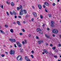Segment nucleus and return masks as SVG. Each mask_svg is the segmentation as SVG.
<instances>
[{"label":"nucleus","instance_id":"f257e3e1","mask_svg":"<svg viewBox=\"0 0 61 61\" xmlns=\"http://www.w3.org/2000/svg\"><path fill=\"white\" fill-rule=\"evenodd\" d=\"M17 45L19 47H21L22 46V45L20 44V42L18 41H17L16 42Z\"/></svg>","mask_w":61,"mask_h":61},{"label":"nucleus","instance_id":"f03ea898","mask_svg":"<svg viewBox=\"0 0 61 61\" xmlns=\"http://www.w3.org/2000/svg\"><path fill=\"white\" fill-rule=\"evenodd\" d=\"M52 32L55 34H57L58 33V30L57 29H54L52 30Z\"/></svg>","mask_w":61,"mask_h":61},{"label":"nucleus","instance_id":"7ed1b4c3","mask_svg":"<svg viewBox=\"0 0 61 61\" xmlns=\"http://www.w3.org/2000/svg\"><path fill=\"white\" fill-rule=\"evenodd\" d=\"M51 26L52 27H54V24H55V22L53 21H52L51 22Z\"/></svg>","mask_w":61,"mask_h":61},{"label":"nucleus","instance_id":"20e7f679","mask_svg":"<svg viewBox=\"0 0 61 61\" xmlns=\"http://www.w3.org/2000/svg\"><path fill=\"white\" fill-rule=\"evenodd\" d=\"M15 54V52L14 51L12 50H11L10 52V55H12V54Z\"/></svg>","mask_w":61,"mask_h":61},{"label":"nucleus","instance_id":"39448f33","mask_svg":"<svg viewBox=\"0 0 61 61\" xmlns=\"http://www.w3.org/2000/svg\"><path fill=\"white\" fill-rule=\"evenodd\" d=\"M25 59L27 61H30V60L29 59H28V58L27 56H25Z\"/></svg>","mask_w":61,"mask_h":61},{"label":"nucleus","instance_id":"423d86ee","mask_svg":"<svg viewBox=\"0 0 61 61\" xmlns=\"http://www.w3.org/2000/svg\"><path fill=\"white\" fill-rule=\"evenodd\" d=\"M43 51L44 52H45V53L46 54H48V51H47L46 50L44 49L43 50Z\"/></svg>","mask_w":61,"mask_h":61},{"label":"nucleus","instance_id":"0eeeda50","mask_svg":"<svg viewBox=\"0 0 61 61\" xmlns=\"http://www.w3.org/2000/svg\"><path fill=\"white\" fill-rule=\"evenodd\" d=\"M38 7L40 9H42V6L41 5H38Z\"/></svg>","mask_w":61,"mask_h":61},{"label":"nucleus","instance_id":"6e6552de","mask_svg":"<svg viewBox=\"0 0 61 61\" xmlns=\"http://www.w3.org/2000/svg\"><path fill=\"white\" fill-rule=\"evenodd\" d=\"M43 41L41 40L38 41V43L39 44H41L42 43H43Z\"/></svg>","mask_w":61,"mask_h":61},{"label":"nucleus","instance_id":"1a4fd4ad","mask_svg":"<svg viewBox=\"0 0 61 61\" xmlns=\"http://www.w3.org/2000/svg\"><path fill=\"white\" fill-rule=\"evenodd\" d=\"M33 14L34 15V17H36V16L37 15L36 13V12H33Z\"/></svg>","mask_w":61,"mask_h":61},{"label":"nucleus","instance_id":"9d476101","mask_svg":"<svg viewBox=\"0 0 61 61\" xmlns=\"http://www.w3.org/2000/svg\"><path fill=\"white\" fill-rule=\"evenodd\" d=\"M44 4H45L47 6H49V4L46 2H45Z\"/></svg>","mask_w":61,"mask_h":61},{"label":"nucleus","instance_id":"9b49d317","mask_svg":"<svg viewBox=\"0 0 61 61\" xmlns=\"http://www.w3.org/2000/svg\"><path fill=\"white\" fill-rule=\"evenodd\" d=\"M20 12L21 13H22V14H24V10H20Z\"/></svg>","mask_w":61,"mask_h":61},{"label":"nucleus","instance_id":"f8f14e48","mask_svg":"<svg viewBox=\"0 0 61 61\" xmlns=\"http://www.w3.org/2000/svg\"><path fill=\"white\" fill-rule=\"evenodd\" d=\"M17 24L18 25H21V24H20V21H17Z\"/></svg>","mask_w":61,"mask_h":61},{"label":"nucleus","instance_id":"ddd939ff","mask_svg":"<svg viewBox=\"0 0 61 61\" xmlns=\"http://www.w3.org/2000/svg\"><path fill=\"white\" fill-rule=\"evenodd\" d=\"M39 32L41 34H43V32L41 30L39 31Z\"/></svg>","mask_w":61,"mask_h":61},{"label":"nucleus","instance_id":"4468645a","mask_svg":"<svg viewBox=\"0 0 61 61\" xmlns=\"http://www.w3.org/2000/svg\"><path fill=\"white\" fill-rule=\"evenodd\" d=\"M16 41L15 39H13L12 41H11V43H12V42H15Z\"/></svg>","mask_w":61,"mask_h":61},{"label":"nucleus","instance_id":"2eb2a0df","mask_svg":"<svg viewBox=\"0 0 61 61\" xmlns=\"http://www.w3.org/2000/svg\"><path fill=\"white\" fill-rule=\"evenodd\" d=\"M12 13L13 15H16V14L15 13V11H13Z\"/></svg>","mask_w":61,"mask_h":61},{"label":"nucleus","instance_id":"dca6fc26","mask_svg":"<svg viewBox=\"0 0 61 61\" xmlns=\"http://www.w3.org/2000/svg\"><path fill=\"white\" fill-rule=\"evenodd\" d=\"M11 6H14V2H12L11 3Z\"/></svg>","mask_w":61,"mask_h":61},{"label":"nucleus","instance_id":"f3484780","mask_svg":"<svg viewBox=\"0 0 61 61\" xmlns=\"http://www.w3.org/2000/svg\"><path fill=\"white\" fill-rule=\"evenodd\" d=\"M23 10V11L24 12V14H26V10Z\"/></svg>","mask_w":61,"mask_h":61},{"label":"nucleus","instance_id":"a211bd4d","mask_svg":"<svg viewBox=\"0 0 61 61\" xmlns=\"http://www.w3.org/2000/svg\"><path fill=\"white\" fill-rule=\"evenodd\" d=\"M37 32H39V31L41 30L40 29H39V28H38L37 29Z\"/></svg>","mask_w":61,"mask_h":61},{"label":"nucleus","instance_id":"6ab92c4d","mask_svg":"<svg viewBox=\"0 0 61 61\" xmlns=\"http://www.w3.org/2000/svg\"><path fill=\"white\" fill-rule=\"evenodd\" d=\"M20 56H20V55H19L17 56V59L18 60H18V58H20Z\"/></svg>","mask_w":61,"mask_h":61},{"label":"nucleus","instance_id":"aec40b11","mask_svg":"<svg viewBox=\"0 0 61 61\" xmlns=\"http://www.w3.org/2000/svg\"><path fill=\"white\" fill-rule=\"evenodd\" d=\"M10 31L11 32V33H13L14 32V31L13 29H11L10 30Z\"/></svg>","mask_w":61,"mask_h":61},{"label":"nucleus","instance_id":"412c9836","mask_svg":"<svg viewBox=\"0 0 61 61\" xmlns=\"http://www.w3.org/2000/svg\"><path fill=\"white\" fill-rule=\"evenodd\" d=\"M45 36L47 38H50V36H48L47 35H45Z\"/></svg>","mask_w":61,"mask_h":61},{"label":"nucleus","instance_id":"4be33fe9","mask_svg":"<svg viewBox=\"0 0 61 61\" xmlns=\"http://www.w3.org/2000/svg\"><path fill=\"white\" fill-rule=\"evenodd\" d=\"M23 13H21V12H20L19 13V15H23Z\"/></svg>","mask_w":61,"mask_h":61},{"label":"nucleus","instance_id":"5701e85b","mask_svg":"<svg viewBox=\"0 0 61 61\" xmlns=\"http://www.w3.org/2000/svg\"><path fill=\"white\" fill-rule=\"evenodd\" d=\"M21 57L22 56H21L20 57L19 60H20V61H22V58Z\"/></svg>","mask_w":61,"mask_h":61},{"label":"nucleus","instance_id":"b1692460","mask_svg":"<svg viewBox=\"0 0 61 61\" xmlns=\"http://www.w3.org/2000/svg\"><path fill=\"white\" fill-rule=\"evenodd\" d=\"M48 15L49 16V17H51V16H52V15L51 14H49Z\"/></svg>","mask_w":61,"mask_h":61},{"label":"nucleus","instance_id":"393cba45","mask_svg":"<svg viewBox=\"0 0 61 61\" xmlns=\"http://www.w3.org/2000/svg\"><path fill=\"white\" fill-rule=\"evenodd\" d=\"M5 26L6 28H8V26L6 25H5Z\"/></svg>","mask_w":61,"mask_h":61},{"label":"nucleus","instance_id":"a878e982","mask_svg":"<svg viewBox=\"0 0 61 61\" xmlns=\"http://www.w3.org/2000/svg\"><path fill=\"white\" fill-rule=\"evenodd\" d=\"M20 8L21 9H22V5H20Z\"/></svg>","mask_w":61,"mask_h":61},{"label":"nucleus","instance_id":"bb28decb","mask_svg":"<svg viewBox=\"0 0 61 61\" xmlns=\"http://www.w3.org/2000/svg\"><path fill=\"white\" fill-rule=\"evenodd\" d=\"M21 30L22 31H23V32H25V30H24V29H22Z\"/></svg>","mask_w":61,"mask_h":61},{"label":"nucleus","instance_id":"cd10ccee","mask_svg":"<svg viewBox=\"0 0 61 61\" xmlns=\"http://www.w3.org/2000/svg\"><path fill=\"white\" fill-rule=\"evenodd\" d=\"M23 49H20L21 52H23Z\"/></svg>","mask_w":61,"mask_h":61},{"label":"nucleus","instance_id":"c85d7f7f","mask_svg":"<svg viewBox=\"0 0 61 61\" xmlns=\"http://www.w3.org/2000/svg\"><path fill=\"white\" fill-rule=\"evenodd\" d=\"M22 43L23 45H25V42H24V41H22Z\"/></svg>","mask_w":61,"mask_h":61},{"label":"nucleus","instance_id":"c756f323","mask_svg":"<svg viewBox=\"0 0 61 61\" xmlns=\"http://www.w3.org/2000/svg\"><path fill=\"white\" fill-rule=\"evenodd\" d=\"M31 36V34H29L28 35L29 37H30Z\"/></svg>","mask_w":61,"mask_h":61},{"label":"nucleus","instance_id":"7c9ffc66","mask_svg":"<svg viewBox=\"0 0 61 61\" xmlns=\"http://www.w3.org/2000/svg\"><path fill=\"white\" fill-rule=\"evenodd\" d=\"M17 10H18V11H19V9H20V8L19 7H18L17 8Z\"/></svg>","mask_w":61,"mask_h":61},{"label":"nucleus","instance_id":"2f4dec72","mask_svg":"<svg viewBox=\"0 0 61 61\" xmlns=\"http://www.w3.org/2000/svg\"><path fill=\"white\" fill-rule=\"evenodd\" d=\"M52 49L53 50H55L56 49V47H54L52 48Z\"/></svg>","mask_w":61,"mask_h":61},{"label":"nucleus","instance_id":"473e14b6","mask_svg":"<svg viewBox=\"0 0 61 61\" xmlns=\"http://www.w3.org/2000/svg\"><path fill=\"white\" fill-rule=\"evenodd\" d=\"M25 44H26L27 43V41H26V40H25Z\"/></svg>","mask_w":61,"mask_h":61},{"label":"nucleus","instance_id":"72a5a7b5","mask_svg":"<svg viewBox=\"0 0 61 61\" xmlns=\"http://www.w3.org/2000/svg\"><path fill=\"white\" fill-rule=\"evenodd\" d=\"M40 17L41 18V19H42V18H43V16L42 15H40Z\"/></svg>","mask_w":61,"mask_h":61},{"label":"nucleus","instance_id":"f704fd0d","mask_svg":"<svg viewBox=\"0 0 61 61\" xmlns=\"http://www.w3.org/2000/svg\"><path fill=\"white\" fill-rule=\"evenodd\" d=\"M1 56H2V57H4V56H5V55L3 54H1Z\"/></svg>","mask_w":61,"mask_h":61},{"label":"nucleus","instance_id":"c9c22d12","mask_svg":"<svg viewBox=\"0 0 61 61\" xmlns=\"http://www.w3.org/2000/svg\"><path fill=\"white\" fill-rule=\"evenodd\" d=\"M0 31L1 33H3V31L2 30H0Z\"/></svg>","mask_w":61,"mask_h":61},{"label":"nucleus","instance_id":"e433bc0d","mask_svg":"<svg viewBox=\"0 0 61 61\" xmlns=\"http://www.w3.org/2000/svg\"><path fill=\"white\" fill-rule=\"evenodd\" d=\"M9 40H10V41H11V42H12L13 39H9Z\"/></svg>","mask_w":61,"mask_h":61},{"label":"nucleus","instance_id":"4c0bfd02","mask_svg":"<svg viewBox=\"0 0 61 61\" xmlns=\"http://www.w3.org/2000/svg\"><path fill=\"white\" fill-rule=\"evenodd\" d=\"M6 14L8 16L9 15V13H8V12L7 11L6 12Z\"/></svg>","mask_w":61,"mask_h":61},{"label":"nucleus","instance_id":"58836bf2","mask_svg":"<svg viewBox=\"0 0 61 61\" xmlns=\"http://www.w3.org/2000/svg\"><path fill=\"white\" fill-rule=\"evenodd\" d=\"M54 52H56V53H57V52H58V51H57V50H55Z\"/></svg>","mask_w":61,"mask_h":61},{"label":"nucleus","instance_id":"ea45409f","mask_svg":"<svg viewBox=\"0 0 61 61\" xmlns=\"http://www.w3.org/2000/svg\"><path fill=\"white\" fill-rule=\"evenodd\" d=\"M31 57H32V58H34V56H33V55H31Z\"/></svg>","mask_w":61,"mask_h":61},{"label":"nucleus","instance_id":"a19ab883","mask_svg":"<svg viewBox=\"0 0 61 61\" xmlns=\"http://www.w3.org/2000/svg\"><path fill=\"white\" fill-rule=\"evenodd\" d=\"M14 46L15 47H16V48L17 46H16V44H15L14 45Z\"/></svg>","mask_w":61,"mask_h":61},{"label":"nucleus","instance_id":"79ce46f5","mask_svg":"<svg viewBox=\"0 0 61 61\" xmlns=\"http://www.w3.org/2000/svg\"><path fill=\"white\" fill-rule=\"evenodd\" d=\"M54 57L55 58H57V56L56 55H55L54 56Z\"/></svg>","mask_w":61,"mask_h":61},{"label":"nucleus","instance_id":"37998d69","mask_svg":"<svg viewBox=\"0 0 61 61\" xmlns=\"http://www.w3.org/2000/svg\"><path fill=\"white\" fill-rule=\"evenodd\" d=\"M53 6H55L56 5V4L55 3H54L53 4Z\"/></svg>","mask_w":61,"mask_h":61},{"label":"nucleus","instance_id":"c03bdc74","mask_svg":"<svg viewBox=\"0 0 61 61\" xmlns=\"http://www.w3.org/2000/svg\"><path fill=\"white\" fill-rule=\"evenodd\" d=\"M6 3L7 4H8L9 5L10 4V3H8V1L6 2Z\"/></svg>","mask_w":61,"mask_h":61},{"label":"nucleus","instance_id":"a18cd8bd","mask_svg":"<svg viewBox=\"0 0 61 61\" xmlns=\"http://www.w3.org/2000/svg\"><path fill=\"white\" fill-rule=\"evenodd\" d=\"M45 12H48V11H47V10L46 9H45Z\"/></svg>","mask_w":61,"mask_h":61},{"label":"nucleus","instance_id":"49530a36","mask_svg":"<svg viewBox=\"0 0 61 61\" xmlns=\"http://www.w3.org/2000/svg\"><path fill=\"white\" fill-rule=\"evenodd\" d=\"M43 8H45L46 7V6H45V5H43Z\"/></svg>","mask_w":61,"mask_h":61},{"label":"nucleus","instance_id":"de8ad7c7","mask_svg":"<svg viewBox=\"0 0 61 61\" xmlns=\"http://www.w3.org/2000/svg\"><path fill=\"white\" fill-rule=\"evenodd\" d=\"M45 24H43V25H42V26L43 27H44V26H45Z\"/></svg>","mask_w":61,"mask_h":61},{"label":"nucleus","instance_id":"09e8293b","mask_svg":"<svg viewBox=\"0 0 61 61\" xmlns=\"http://www.w3.org/2000/svg\"><path fill=\"white\" fill-rule=\"evenodd\" d=\"M32 7L33 9H35V7H34V6H32Z\"/></svg>","mask_w":61,"mask_h":61},{"label":"nucleus","instance_id":"8fccbe9b","mask_svg":"<svg viewBox=\"0 0 61 61\" xmlns=\"http://www.w3.org/2000/svg\"><path fill=\"white\" fill-rule=\"evenodd\" d=\"M36 38L37 39H39V37H38L37 36L36 37Z\"/></svg>","mask_w":61,"mask_h":61},{"label":"nucleus","instance_id":"3c124183","mask_svg":"<svg viewBox=\"0 0 61 61\" xmlns=\"http://www.w3.org/2000/svg\"><path fill=\"white\" fill-rule=\"evenodd\" d=\"M10 15H13V13H12L11 12H10Z\"/></svg>","mask_w":61,"mask_h":61},{"label":"nucleus","instance_id":"603ef678","mask_svg":"<svg viewBox=\"0 0 61 61\" xmlns=\"http://www.w3.org/2000/svg\"><path fill=\"white\" fill-rule=\"evenodd\" d=\"M18 17L19 18H21V16H19Z\"/></svg>","mask_w":61,"mask_h":61},{"label":"nucleus","instance_id":"864d4df0","mask_svg":"<svg viewBox=\"0 0 61 61\" xmlns=\"http://www.w3.org/2000/svg\"><path fill=\"white\" fill-rule=\"evenodd\" d=\"M15 18H17V16H14Z\"/></svg>","mask_w":61,"mask_h":61},{"label":"nucleus","instance_id":"5fc2aeb1","mask_svg":"<svg viewBox=\"0 0 61 61\" xmlns=\"http://www.w3.org/2000/svg\"><path fill=\"white\" fill-rule=\"evenodd\" d=\"M34 18H32L31 19V21H34Z\"/></svg>","mask_w":61,"mask_h":61},{"label":"nucleus","instance_id":"6e6d98bb","mask_svg":"<svg viewBox=\"0 0 61 61\" xmlns=\"http://www.w3.org/2000/svg\"><path fill=\"white\" fill-rule=\"evenodd\" d=\"M47 30H48V31L49 30V29L48 28H47Z\"/></svg>","mask_w":61,"mask_h":61},{"label":"nucleus","instance_id":"4d7b16f0","mask_svg":"<svg viewBox=\"0 0 61 61\" xmlns=\"http://www.w3.org/2000/svg\"><path fill=\"white\" fill-rule=\"evenodd\" d=\"M3 5H2L1 6V8H3Z\"/></svg>","mask_w":61,"mask_h":61},{"label":"nucleus","instance_id":"13d9d810","mask_svg":"<svg viewBox=\"0 0 61 61\" xmlns=\"http://www.w3.org/2000/svg\"><path fill=\"white\" fill-rule=\"evenodd\" d=\"M20 35H22L23 34L22 33H20Z\"/></svg>","mask_w":61,"mask_h":61},{"label":"nucleus","instance_id":"bf43d9fd","mask_svg":"<svg viewBox=\"0 0 61 61\" xmlns=\"http://www.w3.org/2000/svg\"><path fill=\"white\" fill-rule=\"evenodd\" d=\"M52 36H53V37H55V35L54 34H53L52 35Z\"/></svg>","mask_w":61,"mask_h":61},{"label":"nucleus","instance_id":"052dcab7","mask_svg":"<svg viewBox=\"0 0 61 61\" xmlns=\"http://www.w3.org/2000/svg\"><path fill=\"white\" fill-rule=\"evenodd\" d=\"M50 46H53V45L52 44H51L50 45Z\"/></svg>","mask_w":61,"mask_h":61},{"label":"nucleus","instance_id":"680f3d73","mask_svg":"<svg viewBox=\"0 0 61 61\" xmlns=\"http://www.w3.org/2000/svg\"><path fill=\"white\" fill-rule=\"evenodd\" d=\"M34 51H31V53H34Z\"/></svg>","mask_w":61,"mask_h":61},{"label":"nucleus","instance_id":"e2e57ef3","mask_svg":"<svg viewBox=\"0 0 61 61\" xmlns=\"http://www.w3.org/2000/svg\"><path fill=\"white\" fill-rule=\"evenodd\" d=\"M13 24H15V22H14L13 23Z\"/></svg>","mask_w":61,"mask_h":61},{"label":"nucleus","instance_id":"0e129e2a","mask_svg":"<svg viewBox=\"0 0 61 61\" xmlns=\"http://www.w3.org/2000/svg\"><path fill=\"white\" fill-rule=\"evenodd\" d=\"M42 54H45V52H43L42 53Z\"/></svg>","mask_w":61,"mask_h":61},{"label":"nucleus","instance_id":"69168bd1","mask_svg":"<svg viewBox=\"0 0 61 61\" xmlns=\"http://www.w3.org/2000/svg\"><path fill=\"white\" fill-rule=\"evenodd\" d=\"M59 46H61V45L60 44H59Z\"/></svg>","mask_w":61,"mask_h":61},{"label":"nucleus","instance_id":"338daca9","mask_svg":"<svg viewBox=\"0 0 61 61\" xmlns=\"http://www.w3.org/2000/svg\"><path fill=\"white\" fill-rule=\"evenodd\" d=\"M58 61H60V60H58Z\"/></svg>","mask_w":61,"mask_h":61},{"label":"nucleus","instance_id":"774afa93","mask_svg":"<svg viewBox=\"0 0 61 61\" xmlns=\"http://www.w3.org/2000/svg\"><path fill=\"white\" fill-rule=\"evenodd\" d=\"M60 38H61V35H60Z\"/></svg>","mask_w":61,"mask_h":61}]
</instances>
